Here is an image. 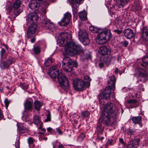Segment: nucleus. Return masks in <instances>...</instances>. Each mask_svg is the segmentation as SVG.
Listing matches in <instances>:
<instances>
[{"instance_id":"nucleus-1","label":"nucleus","mask_w":148,"mask_h":148,"mask_svg":"<svg viewBox=\"0 0 148 148\" xmlns=\"http://www.w3.org/2000/svg\"><path fill=\"white\" fill-rule=\"evenodd\" d=\"M103 100L101 98L99 100L100 104L104 106L101 114L102 120L106 125H112L116 121V118L118 113V109L114 103L110 102L104 105Z\"/></svg>"},{"instance_id":"nucleus-2","label":"nucleus","mask_w":148,"mask_h":148,"mask_svg":"<svg viewBox=\"0 0 148 148\" xmlns=\"http://www.w3.org/2000/svg\"><path fill=\"white\" fill-rule=\"evenodd\" d=\"M67 35L66 34H62L61 36L62 38L61 41L60 42V46L62 47L65 46L64 51L66 54L69 55L75 54L79 55L81 54H84V58L88 59L90 58V54L87 56L85 55V51H84L81 46L78 44H76L73 42H67Z\"/></svg>"},{"instance_id":"nucleus-3","label":"nucleus","mask_w":148,"mask_h":148,"mask_svg":"<svg viewBox=\"0 0 148 148\" xmlns=\"http://www.w3.org/2000/svg\"><path fill=\"white\" fill-rule=\"evenodd\" d=\"M49 75L53 79L57 77L60 86L64 90H66L69 88V85L68 80L65 75L61 72L59 73V69L56 66H53L50 68Z\"/></svg>"},{"instance_id":"nucleus-4","label":"nucleus","mask_w":148,"mask_h":148,"mask_svg":"<svg viewBox=\"0 0 148 148\" xmlns=\"http://www.w3.org/2000/svg\"><path fill=\"white\" fill-rule=\"evenodd\" d=\"M98 33L96 42L98 45H102L106 44L111 37V33L109 29H100Z\"/></svg>"},{"instance_id":"nucleus-5","label":"nucleus","mask_w":148,"mask_h":148,"mask_svg":"<svg viewBox=\"0 0 148 148\" xmlns=\"http://www.w3.org/2000/svg\"><path fill=\"white\" fill-rule=\"evenodd\" d=\"M22 1L21 0H16L14 2L12 8L15 14L14 17L16 18L23 11V7L21 6Z\"/></svg>"},{"instance_id":"nucleus-6","label":"nucleus","mask_w":148,"mask_h":148,"mask_svg":"<svg viewBox=\"0 0 148 148\" xmlns=\"http://www.w3.org/2000/svg\"><path fill=\"white\" fill-rule=\"evenodd\" d=\"M41 25L46 29L51 31L52 32L55 30V24L51 22L45 16H44L43 17Z\"/></svg>"},{"instance_id":"nucleus-7","label":"nucleus","mask_w":148,"mask_h":148,"mask_svg":"<svg viewBox=\"0 0 148 148\" xmlns=\"http://www.w3.org/2000/svg\"><path fill=\"white\" fill-rule=\"evenodd\" d=\"M78 37L84 45H87L90 43V41L87 33L85 30H79L78 32Z\"/></svg>"},{"instance_id":"nucleus-8","label":"nucleus","mask_w":148,"mask_h":148,"mask_svg":"<svg viewBox=\"0 0 148 148\" xmlns=\"http://www.w3.org/2000/svg\"><path fill=\"white\" fill-rule=\"evenodd\" d=\"M86 85V83L82 79H76L73 81V85L76 90L78 91L84 88Z\"/></svg>"},{"instance_id":"nucleus-9","label":"nucleus","mask_w":148,"mask_h":148,"mask_svg":"<svg viewBox=\"0 0 148 148\" xmlns=\"http://www.w3.org/2000/svg\"><path fill=\"white\" fill-rule=\"evenodd\" d=\"M37 29L36 25L32 23L28 28L26 34L27 36L28 39H31L34 37Z\"/></svg>"},{"instance_id":"nucleus-10","label":"nucleus","mask_w":148,"mask_h":148,"mask_svg":"<svg viewBox=\"0 0 148 148\" xmlns=\"http://www.w3.org/2000/svg\"><path fill=\"white\" fill-rule=\"evenodd\" d=\"M1 48V50L0 51L1 58L3 60L6 58V56L9 51L8 46L3 44H2Z\"/></svg>"},{"instance_id":"nucleus-11","label":"nucleus","mask_w":148,"mask_h":148,"mask_svg":"<svg viewBox=\"0 0 148 148\" xmlns=\"http://www.w3.org/2000/svg\"><path fill=\"white\" fill-rule=\"evenodd\" d=\"M99 53L102 56L109 55L111 52L110 49L106 46H103L99 48Z\"/></svg>"},{"instance_id":"nucleus-12","label":"nucleus","mask_w":148,"mask_h":148,"mask_svg":"<svg viewBox=\"0 0 148 148\" xmlns=\"http://www.w3.org/2000/svg\"><path fill=\"white\" fill-rule=\"evenodd\" d=\"M112 88L110 86L106 87L102 93L103 98L105 99H108L110 98L111 95V89Z\"/></svg>"},{"instance_id":"nucleus-13","label":"nucleus","mask_w":148,"mask_h":148,"mask_svg":"<svg viewBox=\"0 0 148 148\" xmlns=\"http://www.w3.org/2000/svg\"><path fill=\"white\" fill-rule=\"evenodd\" d=\"M140 140L139 138L131 140L128 142L127 148H136Z\"/></svg>"},{"instance_id":"nucleus-14","label":"nucleus","mask_w":148,"mask_h":148,"mask_svg":"<svg viewBox=\"0 0 148 148\" xmlns=\"http://www.w3.org/2000/svg\"><path fill=\"white\" fill-rule=\"evenodd\" d=\"M141 37L143 40L148 42V28L146 26L143 27L141 33Z\"/></svg>"},{"instance_id":"nucleus-15","label":"nucleus","mask_w":148,"mask_h":148,"mask_svg":"<svg viewBox=\"0 0 148 148\" xmlns=\"http://www.w3.org/2000/svg\"><path fill=\"white\" fill-rule=\"evenodd\" d=\"M123 34L125 37L128 39L132 38L134 36V32L133 30L129 28L125 29L123 32Z\"/></svg>"},{"instance_id":"nucleus-16","label":"nucleus","mask_w":148,"mask_h":148,"mask_svg":"<svg viewBox=\"0 0 148 148\" xmlns=\"http://www.w3.org/2000/svg\"><path fill=\"white\" fill-rule=\"evenodd\" d=\"M38 19L37 14L35 12L30 13L28 16V19L33 23L37 22Z\"/></svg>"},{"instance_id":"nucleus-17","label":"nucleus","mask_w":148,"mask_h":148,"mask_svg":"<svg viewBox=\"0 0 148 148\" xmlns=\"http://www.w3.org/2000/svg\"><path fill=\"white\" fill-rule=\"evenodd\" d=\"M39 5L36 0H32L29 2L28 6L32 10H36L38 7Z\"/></svg>"},{"instance_id":"nucleus-18","label":"nucleus","mask_w":148,"mask_h":148,"mask_svg":"<svg viewBox=\"0 0 148 148\" xmlns=\"http://www.w3.org/2000/svg\"><path fill=\"white\" fill-rule=\"evenodd\" d=\"M28 131L29 130L25 125L21 124L19 125L18 127V132L19 133L23 134L27 133Z\"/></svg>"},{"instance_id":"nucleus-19","label":"nucleus","mask_w":148,"mask_h":148,"mask_svg":"<svg viewBox=\"0 0 148 148\" xmlns=\"http://www.w3.org/2000/svg\"><path fill=\"white\" fill-rule=\"evenodd\" d=\"M142 117L140 116L133 117L132 120L133 123L136 124H138L140 127L142 126Z\"/></svg>"},{"instance_id":"nucleus-20","label":"nucleus","mask_w":148,"mask_h":148,"mask_svg":"<svg viewBox=\"0 0 148 148\" xmlns=\"http://www.w3.org/2000/svg\"><path fill=\"white\" fill-rule=\"evenodd\" d=\"M33 123L37 126H39L43 123L40 116L37 115H34Z\"/></svg>"},{"instance_id":"nucleus-21","label":"nucleus","mask_w":148,"mask_h":148,"mask_svg":"<svg viewBox=\"0 0 148 148\" xmlns=\"http://www.w3.org/2000/svg\"><path fill=\"white\" fill-rule=\"evenodd\" d=\"M72 16L71 13L69 12H66L64 15V18L66 21L65 23H62V26L66 25L69 22V21L71 18Z\"/></svg>"},{"instance_id":"nucleus-22","label":"nucleus","mask_w":148,"mask_h":148,"mask_svg":"<svg viewBox=\"0 0 148 148\" xmlns=\"http://www.w3.org/2000/svg\"><path fill=\"white\" fill-rule=\"evenodd\" d=\"M33 102L29 101H27L24 104L25 112L31 111L32 109Z\"/></svg>"},{"instance_id":"nucleus-23","label":"nucleus","mask_w":148,"mask_h":148,"mask_svg":"<svg viewBox=\"0 0 148 148\" xmlns=\"http://www.w3.org/2000/svg\"><path fill=\"white\" fill-rule=\"evenodd\" d=\"M128 103L130 104V107L131 108H135L138 106L137 103V101L135 99H131L127 101Z\"/></svg>"},{"instance_id":"nucleus-24","label":"nucleus","mask_w":148,"mask_h":148,"mask_svg":"<svg viewBox=\"0 0 148 148\" xmlns=\"http://www.w3.org/2000/svg\"><path fill=\"white\" fill-rule=\"evenodd\" d=\"M130 1V0H117V5L119 8L123 7Z\"/></svg>"},{"instance_id":"nucleus-25","label":"nucleus","mask_w":148,"mask_h":148,"mask_svg":"<svg viewBox=\"0 0 148 148\" xmlns=\"http://www.w3.org/2000/svg\"><path fill=\"white\" fill-rule=\"evenodd\" d=\"M142 60L143 63L140 64L141 65L146 68H148V55H146L143 57Z\"/></svg>"},{"instance_id":"nucleus-26","label":"nucleus","mask_w":148,"mask_h":148,"mask_svg":"<svg viewBox=\"0 0 148 148\" xmlns=\"http://www.w3.org/2000/svg\"><path fill=\"white\" fill-rule=\"evenodd\" d=\"M79 14V17L81 20L83 21H85L87 20V14L85 11L80 12Z\"/></svg>"},{"instance_id":"nucleus-27","label":"nucleus","mask_w":148,"mask_h":148,"mask_svg":"<svg viewBox=\"0 0 148 148\" xmlns=\"http://www.w3.org/2000/svg\"><path fill=\"white\" fill-rule=\"evenodd\" d=\"M71 62H72V60L70 58L68 57H65L62 61V66H65L66 64L67 65L70 64Z\"/></svg>"},{"instance_id":"nucleus-28","label":"nucleus","mask_w":148,"mask_h":148,"mask_svg":"<svg viewBox=\"0 0 148 148\" xmlns=\"http://www.w3.org/2000/svg\"><path fill=\"white\" fill-rule=\"evenodd\" d=\"M110 82H109L111 84V88L114 87L116 82V79L114 75H113L109 77Z\"/></svg>"},{"instance_id":"nucleus-29","label":"nucleus","mask_w":148,"mask_h":148,"mask_svg":"<svg viewBox=\"0 0 148 148\" xmlns=\"http://www.w3.org/2000/svg\"><path fill=\"white\" fill-rule=\"evenodd\" d=\"M136 130L134 129H129L127 130L126 132L127 135H130V137H131L132 136L136 134Z\"/></svg>"},{"instance_id":"nucleus-30","label":"nucleus","mask_w":148,"mask_h":148,"mask_svg":"<svg viewBox=\"0 0 148 148\" xmlns=\"http://www.w3.org/2000/svg\"><path fill=\"white\" fill-rule=\"evenodd\" d=\"M0 67L2 69L4 70L6 69H9L10 66L8 64L7 62L3 61L1 62L0 65Z\"/></svg>"},{"instance_id":"nucleus-31","label":"nucleus","mask_w":148,"mask_h":148,"mask_svg":"<svg viewBox=\"0 0 148 148\" xmlns=\"http://www.w3.org/2000/svg\"><path fill=\"white\" fill-rule=\"evenodd\" d=\"M35 54H39L41 51V49L39 46H34L32 49Z\"/></svg>"},{"instance_id":"nucleus-32","label":"nucleus","mask_w":148,"mask_h":148,"mask_svg":"<svg viewBox=\"0 0 148 148\" xmlns=\"http://www.w3.org/2000/svg\"><path fill=\"white\" fill-rule=\"evenodd\" d=\"M34 104L35 108L37 111L39 110L40 107L42 106V103L38 101H35Z\"/></svg>"},{"instance_id":"nucleus-33","label":"nucleus","mask_w":148,"mask_h":148,"mask_svg":"<svg viewBox=\"0 0 148 148\" xmlns=\"http://www.w3.org/2000/svg\"><path fill=\"white\" fill-rule=\"evenodd\" d=\"M63 67L64 71L67 72H71L73 70L72 66L70 64H68L66 66Z\"/></svg>"},{"instance_id":"nucleus-34","label":"nucleus","mask_w":148,"mask_h":148,"mask_svg":"<svg viewBox=\"0 0 148 148\" xmlns=\"http://www.w3.org/2000/svg\"><path fill=\"white\" fill-rule=\"evenodd\" d=\"M89 28L92 32L95 33H98L100 29V28H98L92 26L90 27Z\"/></svg>"},{"instance_id":"nucleus-35","label":"nucleus","mask_w":148,"mask_h":148,"mask_svg":"<svg viewBox=\"0 0 148 148\" xmlns=\"http://www.w3.org/2000/svg\"><path fill=\"white\" fill-rule=\"evenodd\" d=\"M85 137V134L82 132L81 134L77 137V140L79 142L81 141Z\"/></svg>"},{"instance_id":"nucleus-36","label":"nucleus","mask_w":148,"mask_h":148,"mask_svg":"<svg viewBox=\"0 0 148 148\" xmlns=\"http://www.w3.org/2000/svg\"><path fill=\"white\" fill-rule=\"evenodd\" d=\"M90 114L89 112L85 111L81 112V115L83 117H87L90 115Z\"/></svg>"},{"instance_id":"nucleus-37","label":"nucleus","mask_w":148,"mask_h":148,"mask_svg":"<svg viewBox=\"0 0 148 148\" xmlns=\"http://www.w3.org/2000/svg\"><path fill=\"white\" fill-rule=\"evenodd\" d=\"M52 63V60L50 58H48L45 61V63L47 66H49Z\"/></svg>"},{"instance_id":"nucleus-38","label":"nucleus","mask_w":148,"mask_h":148,"mask_svg":"<svg viewBox=\"0 0 148 148\" xmlns=\"http://www.w3.org/2000/svg\"><path fill=\"white\" fill-rule=\"evenodd\" d=\"M97 130L99 132H102L103 130V127L102 125L100 123L98 124L97 126Z\"/></svg>"},{"instance_id":"nucleus-39","label":"nucleus","mask_w":148,"mask_h":148,"mask_svg":"<svg viewBox=\"0 0 148 148\" xmlns=\"http://www.w3.org/2000/svg\"><path fill=\"white\" fill-rule=\"evenodd\" d=\"M20 86L23 89L25 90L28 88V85L25 84V83H21Z\"/></svg>"},{"instance_id":"nucleus-40","label":"nucleus","mask_w":148,"mask_h":148,"mask_svg":"<svg viewBox=\"0 0 148 148\" xmlns=\"http://www.w3.org/2000/svg\"><path fill=\"white\" fill-rule=\"evenodd\" d=\"M72 11L75 16H77V9L76 7H72Z\"/></svg>"},{"instance_id":"nucleus-41","label":"nucleus","mask_w":148,"mask_h":148,"mask_svg":"<svg viewBox=\"0 0 148 148\" xmlns=\"http://www.w3.org/2000/svg\"><path fill=\"white\" fill-rule=\"evenodd\" d=\"M84 79L87 80V83L88 86H89L90 85V82L92 80L91 78L88 76H86L84 77Z\"/></svg>"},{"instance_id":"nucleus-42","label":"nucleus","mask_w":148,"mask_h":148,"mask_svg":"<svg viewBox=\"0 0 148 148\" xmlns=\"http://www.w3.org/2000/svg\"><path fill=\"white\" fill-rule=\"evenodd\" d=\"M27 141L29 145L32 144L34 142V139L30 137L28 138Z\"/></svg>"},{"instance_id":"nucleus-43","label":"nucleus","mask_w":148,"mask_h":148,"mask_svg":"<svg viewBox=\"0 0 148 148\" xmlns=\"http://www.w3.org/2000/svg\"><path fill=\"white\" fill-rule=\"evenodd\" d=\"M70 64L72 66L73 69V67L76 68L77 67L78 65L77 64L76 62L75 61H73L72 60V62H71Z\"/></svg>"},{"instance_id":"nucleus-44","label":"nucleus","mask_w":148,"mask_h":148,"mask_svg":"<svg viewBox=\"0 0 148 148\" xmlns=\"http://www.w3.org/2000/svg\"><path fill=\"white\" fill-rule=\"evenodd\" d=\"M4 102L5 106L6 108H7L10 102V101L8 100L7 98H5V99Z\"/></svg>"},{"instance_id":"nucleus-45","label":"nucleus","mask_w":148,"mask_h":148,"mask_svg":"<svg viewBox=\"0 0 148 148\" xmlns=\"http://www.w3.org/2000/svg\"><path fill=\"white\" fill-rule=\"evenodd\" d=\"M51 120V116L50 113H49L47 116V118L45 121V122L50 121Z\"/></svg>"},{"instance_id":"nucleus-46","label":"nucleus","mask_w":148,"mask_h":148,"mask_svg":"<svg viewBox=\"0 0 148 148\" xmlns=\"http://www.w3.org/2000/svg\"><path fill=\"white\" fill-rule=\"evenodd\" d=\"M6 62L9 66L10 65H11L12 63H13L12 60L10 58L7 59Z\"/></svg>"},{"instance_id":"nucleus-47","label":"nucleus","mask_w":148,"mask_h":148,"mask_svg":"<svg viewBox=\"0 0 148 148\" xmlns=\"http://www.w3.org/2000/svg\"><path fill=\"white\" fill-rule=\"evenodd\" d=\"M42 125H43V123L41 124V125H39V127H38V129H40L43 132H44L45 133V132H46V129L45 128H43L42 127Z\"/></svg>"},{"instance_id":"nucleus-48","label":"nucleus","mask_w":148,"mask_h":148,"mask_svg":"<svg viewBox=\"0 0 148 148\" xmlns=\"http://www.w3.org/2000/svg\"><path fill=\"white\" fill-rule=\"evenodd\" d=\"M119 142L123 145L125 146L126 145V144L124 143V140L123 138H119Z\"/></svg>"},{"instance_id":"nucleus-49","label":"nucleus","mask_w":148,"mask_h":148,"mask_svg":"<svg viewBox=\"0 0 148 148\" xmlns=\"http://www.w3.org/2000/svg\"><path fill=\"white\" fill-rule=\"evenodd\" d=\"M66 21L64 19V18L63 17L61 20L60 21L59 23V25L60 26H62V23H65Z\"/></svg>"},{"instance_id":"nucleus-50","label":"nucleus","mask_w":148,"mask_h":148,"mask_svg":"<svg viewBox=\"0 0 148 148\" xmlns=\"http://www.w3.org/2000/svg\"><path fill=\"white\" fill-rule=\"evenodd\" d=\"M19 143V141L18 140L16 142L15 145V148H20Z\"/></svg>"},{"instance_id":"nucleus-51","label":"nucleus","mask_w":148,"mask_h":148,"mask_svg":"<svg viewBox=\"0 0 148 148\" xmlns=\"http://www.w3.org/2000/svg\"><path fill=\"white\" fill-rule=\"evenodd\" d=\"M106 59L107 60V61H106V59H105L104 60V62L107 65H108L110 63V60L109 58H107Z\"/></svg>"},{"instance_id":"nucleus-52","label":"nucleus","mask_w":148,"mask_h":148,"mask_svg":"<svg viewBox=\"0 0 148 148\" xmlns=\"http://www.w3.org/2000/svg\"><path fill=\"white\" fill-rule=\"evenodd\" d=\"M56 132H57L59 134L62 135V131L59 128H57L56 129Z\"/></svg>"},{"instance_id":"nucleus-53","label":"nucleus","mask_w":148,"mask_h":148,"mask_svg":"<svg viewBox=\"0 0 148 148\" xmlns=\"http://www.w3.org/2000/svg\"><path fill=\"white\" fill-rule=\"evenodd\" d=\"M114 32L118 34H120L122 33V31L121 30L118 29H114Z\"/></svg>"},{"instance_id":"nucleus-54","label":"nucleus","mask_w":148,"mask_h":148,"mask_svg":"<svg viewBox=\"0 0 148 148\" xmlns=\"http://www.w3.org/2000/svg\"><path fill=\"white\" fill-rule=\"evenodd\" d=\"M113 140L112 139H108L107 142V144L109 145L111 144L113 142Z\"/></svg>"},{"instance_id":"nucleus-55","label":"nucleus","mask_w":148,"mask_h":148,"mask_svg":"<svg viewBox=\"0 0 148 148\" xmlns=\"http://www.w3.org/2000/svg\"><path fill=\"white\" fill-rule=\"evenodd\" d=\"M128 43L127 42L125 41L123 42V45L124 47H126L128 45Z\"/></svg>"},{"instance_id":"nucleus-56","label":"nucleus","mask_w":148,"mask_h":148,"mask_svg":"<svg viewBox=\"0 0 148 148\" xmlns=\"http://www.w3.org/2000/svg\"><path fill=\"white\" fill-rule=\"evenodd\" d=\"M73 116L74 117H75L76 119H78L79 118L80 116L78 115L76 113H74L73 114Z\"/></svg>"},{"instance_id":"nucleus-57","label":"nucleus","mask_w":148,"mask_h":148,"mask_svg":"<svg viewBox=\"0 0 148 148\" xmlns=\"http://www.w3.org/2000/svg\"><path fill=\"white\" fill-rule=\"evenodd\" d=\"M30 40V41L32 43H34L35 41V36L33 37Z\"/></svg>"},{"instance_id":"nucleus-58","label":"nucleus","mask_w":148,"mask_h":148,"mask_svg":"<svg viewBox=\"0 0 148 148\" xmlns=\"http://www.w3.org/2000/svg\"><path fill=\"white\" fill-rule=\"evenodd\" d=\"M104 63L103 62H101L99 64V66L101 68H102L103 67Z\"/></svg>"},{"instance_id":"nucleus-59","label":"nucleus","mask_w":148,"mask_h":148,"mask_svg":"<svg viewBox=\"0 0 148 148\" xmlns=\"http://www.w3.org/2000/svg\"><path fill=\"white\" fill-rule=\"evenodd\" d=\"M3 115L1 112V109L0 108V120L3 118Z\"/></svg>"},{"instance_id":"nucleus-60","label":"nucleus","mask_w":148,"mask_h":148,"mask_svg":"<svg viewBox=\"0 0 148 148\" xmlns=\"http://www.w3.org/2000/svg\"><path fill=\"white\" fill-rule=\"evenodd\" d=\"M68 1L70 3L72 4H73L75 3V1L74 0H68Z\"/></svg>"},{"instance_id":"nucleus-61","label":"nucleus","mask_w":148,"mask_h":148,"mask_svg":"<svg viewBox=\"0 0 148 148\" xmlns=\"http://www.w3.org/2000/svg\"><path fill=\"white\" fill-rule=\"evenodd\" d=\"M47 130L48 132H50L51 131L52 129L50 127H48L47 128Z\"/></svg>"},{"instance_id":"nucleus-62","label":"nucleus","mask_w":148,"mask_h":148,"mask_svg":"<svg viewBox=\"0 0 148 148\" xmlns=\"http://www.w3.org/2000/svg\"><path fill=\"white\" fill-rule=\"evenodd\" d=\"M83 0H75L76 3H80Z\"/></svg>"},{"instance_id":"nucleus-63","label":"nucleus","mask_w":148,"mask_h":148,"mask_svg":"<svg viewBox=\"0 0 148 148\" xmlns=\"http://www.w3.org/2000/svg\"><path fill=\"white\" fill-rule=\"evenodd\" d=\"M45 132H38V134L40 135H43L44 134H45Z\"/></svg>"},{"instance_id":"nucleus-64","label":"nucleus","mask_w":148,"mask_h":148,"mask_svg":"<svg viewBox=\"0 0 148 148\" xmlns=\"http://www.w3.org/2000/svg\"><path fill=\"white\" fill-rule=\"evenodd\" d=\"M63 146L62 144L60 145L58 147V148H63Z\"/></svg>"}]
</instances>
